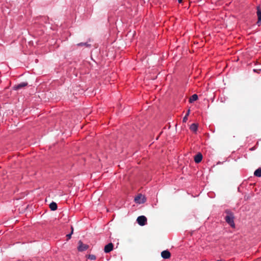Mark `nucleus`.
<instances>
[{
    "label": "nucleus",
    "mask_w": 261,
    "mask_h": 261,
    "mask_svg": "<svg viewBox=\"0 0 261 261\" xmlns=\"http://www.w3.org/2000/svg\"><path fill=\"white\" fill-rule=\"evenodd\" d=\"M28 85V82H21L17 85H15L13 87V89L14 90H19L24 87L27 86Z\"/></svg>",
    "instance_id": "4"
},
{
    "label": "nucleus",
    "mask_w": 261,
    "mask_h": 261,
    "mask_svg": "<svg viewBox=\"0 0 261 261\" xmlns=\"http://www.w3.org/2000/svg\"><path fill=\"white\" fill-rule=\"evenodd\" d=\"M49 208L51 211H56L58 208L57 203L53 201L49 204Z\"/></svg>",
    "instance_id": "12"
},
{
    "label": "nucleus",
    "mask_w": 261,
    "mask_h": 261,
    "mask_svg": "<svg viewBox=\"0 0 261 261\" xmlns=\"http://www.w3.org/2000/svg\"><path fill=\"white\" fill-rule=\"evenodd\" d=\"M88 258L91 260H95L96 259V256L93 254H89Z\"/></svg>",
    "instance_id": "16"
},
{
    "label": "nucleus",
    "mask_w": 261,
    "mask_h": 261,
    "mask_svg": "<svg viewBox=\"0 0 261 261\" xmlns=\"http://www.w3.org/2000/svg\"><path fill=\"white\" fill-rule=\"evenodd\" d=\"M225 213L226 214L224 218L226 222L232 228H234L235 223L234 222V216L233 213L229 210H225Z\"/></svg>",
    "instance_id": "1"
},
{
    "label": "nucleus",
    "mask_w": 261,
    "mask_h": 261,
    "mask_svg": "<svg viewBox=\"0 0 261 261\" xmlns=\"http://www.w3.org/2000/svg\"><path fill=\"white\" fill-rule=\"evenodd\" d=\"M190 110H188V111L187 113H186V114L185 115V116H187L188 117L190 114Z\"/></svg>",
    "instance_id": "18"
},
{
    "label": "nucleus",
    "mask_w": 261,
    "mask_h": 261,
    "mask_svg": "<svg viewBox=\"0 0 261 261\" xmlns=\"http://www.w3.org/2000/svg\"><path fill=\"white\" fill-rule=\"evenodd\" d=\"M114 245L112 243H110L106 245L104 248V251L105 253H109L113 250Z\"/></svg>",
    "instance_id": "7"
},
{
    "label": "nucleus",
    "mask_w": 261,
    "mask_h": 261,
    "mask_svg": "<svg viewBox=\"0 0 261 261\" xmlns=\"http://www.w3.org/2000/svg\"><path fill=\"white\" fill-rule=\"evenodd\" d=\"M198 95L196 94H194L192 95V96L190 98L189 102L192 103L198 99Z\"/></svg>",
    "instance_id": "13"
},
{
    "label": "nucleus",
    "mask_w": 261,
    "mask_h": 261,
    "mask_svg": "<svg viewBox=\"0 0 261 261\" xmlns=\"http://www.w3.org/2000/svg\"><path fill=\"white\" fill-rule=\"evenodd\" d=\"M253 71H254V72H256V69H253Z\"/></svg>",
    "instance_id": "20"
},
{
    "label": "nucleus",
    "mask_w": 261,
    "mask_h": 261,
    "mask_svg": "<svg viewBox=\"0 0 261 261\" xmlns=\"http://www.w3.org/2000/svg\"><path fill=\"white\" fill-rule=\"evenodd\" d=\"M254 176L258 177H261V168L256 169L254 172Z\"/></svg>",
    "instance_id": "14"
},
{
    "label": "nucleus",
    "mask_w": 261,
    "mask_h": 261,
    "mask_svg": "<svg viewBox=\"0 0 261 261\" xmlns=\"http://www.w3.org/2000/svg\"><path fill=\"white\" fill-rule=\"evenodd\" d=\"M137 221L140 226H144L147 222V218L144 216H140L137 218Z\"/></svg>",
    "instance_id": "3"
},
{
    "label": "nucleus",
    "mask_w": 261,
    "mask_h": 261,
    "mask_svg": "<svg viewBox=\"0 0 261 261\" xmlns=\"http://www.w3.org/2000/svg\"><path fill=\"white\" fill-rule=\"evenodd\" d=\"M88 248V245L84 244L81 241H79L78 250L79 251H84Z\"/></svg>",
    "instance_id": "5"
},
{
    "label": "nucleus",
    "mask_w": 261,
    "mask_h": 261,
    "mask_svg": "<svg viewBox=\"0 0 261 261\" xmlns=\"http://www.w3.org/2000/svg\"><path fill=\"white\" fill-rule=\"evenodd\" d=\"M257 16L258 17V20L256 22V24L258 26H259L261 24V10L259 7L257 8Z\"/></svg>",
    "instance_id": "8"
},
{
    "label": "nucleus",
    "mask_w": 261,
    "mask_h": 261,
    "mask_svg": "<svg viewBox=\"0 0 261 261\" xmlns=\"http://www.w3.org/2000/svg\"><path fill=\"white\" fill-rule=\"evenodd\" d=\"M177 1L179 3H181L182 1V0H177Z\"/></svg>",
    "instance_id": "19"
},
{
    "label": "nucleus",
    "mask_w": 261,
    "mask_h": 261,
    "mask_svg": "<svg viewBox=\"0 0 261 261\" xmlns=\"http://www.w3.org/2000/svg\"><path fill=\"white\" fill-rule=\"evenodd\" d=\"M217 261H221V260H217Z\"/></svg>",
    "instance_id": "21"
},
{
    "label": "nucleus",
    "mask_w": 261,
    "mask_h": 261,
    "mask_svg": "<svg viewBox=\"0 0 261 261\" xmlns=\"http://www.w3.org/2000/svg\"><path fill=\"white\" fill-rule=\"evenodd\" d=\"M202 154L198 152L194 157V161L196 163H200L202 160Z\"/></svg>",
    "instance_id": "9"
},
{
    "label": "nucleus",
    "mask_w": 261,
    "mask_h": 261,
    "mask_svg": "<svg viewBox=\"0 0 261 261\" xmlns=\"http://www.w3.org/2000/svg\"><path fill=\"white\" fill-rule=\"evenodd\" d=\"M171 255V253L168 250H164L161 252V256L164 259H169Z\"/></svg>",
    "instance_id": "6"
},
{
    "label": "nucleus",
    "mask_w": 261,
    "mask_h": 261,
    "mask_svg": "<svg viewBox=\"0 0 261 261\" xmlns=\"http://www.w3.org/2000/svg\"><path fill=\"white\" fill-rule=\"evenodd\" d=\"M71 231L70 233L66 235V237L67 238V240H69L71 237V235L73 233V228L72 226L71 227Z\"/></svg>",
    "instance_id": "15"
},
{
    "label": "nucleus",
    "mask_w": 261,
    "mask_h": 261,
    "mask_svg": "<svg viewBox=\"0 0 261 261\" xmlns=\"http://www.w3.org/2000/svg\"><path fill=\"white\" fill-rule=\"evenodd\" d=\"M190 129L191 131L196 133L198 129V124L196 123H192L190 126Z\"/></svg>",
    "instance_id": "10"
},
{
    "label": "nucleus",
    "mask_w": 261,
    "mask_h": 261,
    "mask_svg": "<svg viewBox=\"0 0 261 261\" xmlns=\"http://www.w3.org/2000/svg\"><path fill=\"white\" fill-rule=\"evenodd\" d=\"M188 120V117L187 116H185L182 119L183 122H186Z\"/></svg>",
    "instance_id": "17"
},
{
    "label": "nucleus",
    "mask_w": 261,
    "mask_h": 261,
    "mask_svg": "<svg viewBox=\"0 0 261 261\" xmlns=\"http://www.w3.org/2000/svg\"><path fill=\"white\" fill-rule=\"evenodd\" d=\"M76 46L78 47L85 46L86 47L90 48L91 47V44L88 43V42H81L77 43Z\"/></svg>",
    "instance_id": "11"
},
{
    "label": "nucleus",
    "mask_w": 261,
    "mask_h": 261,
    "mask_svg": "<svg viewBox=\"0 0 261 261\" xmlns=\"http://www.w3.org/2000/svg\"><path fill=\"white\" fill-rule=\"evenodd\" d=\"M146 198L144 196H143L142 194H140L138 195L135 198V201L137 203L139 204H142L145 202Z\"/></svg>",
    "instance_id": "2"
}]
</instances>
